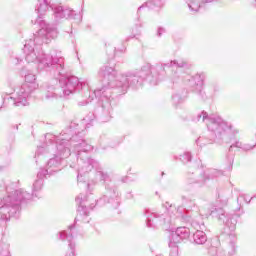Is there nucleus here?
Instances as JSON below:
<instances>
[{
	"label": "nucleus",
	"instance_id": "1",
	"mask_svg": "<svg viewBox=\"0 0 256 256\" xmlns=\"http://www.w3.org/2000/svg\"><path fill=\"white\" fill-rule=\"evenodd\" d=\"M49 8L52 9L56 21L59 19H77L78 23L81 22V14H76L75 11L69 8H63L59 5L57 0H38L35 11L38 18L35 21V25H39L40 29L37 36L34 39L27 40L24 45V53L26 55L27 63H36L38 69H47V67H53L55 60L50 54H45L39 45L48 43L49 39H55L57 37V30L49 27V24L43 20L47 15Z\"/></svg>",
	"mask_w": 256,
	"mask_h": 256
},
{
	"label": "nucleus",
	"instance_id": "2",
	"mask_svg": "<svg viewBox=\"0 0 256 256\" xmlns=\"http://www.w3.org/2000/svg\"><path fill=\"white\" fill-rule=\"evenodd\" d=\"M39 87L37 84V77L35 74L28 73L25 75V82L17 91V96L15 99L13 97H8L6 101L8 103H14L16 107H25L29 105L27 99H29V95L35 91Z\"/></svg>",
	"mask_w": 256,
	"mask_h": 256
},
{
	"label": "nucleus",
	"instance_id": "3",
	"mask_svg": "<svg viewBox=\"0 0 256 256\" xmlns=\"http://www.w3.org/2000/svg\"><path fill=\"white\" fill-rule=\"evenodd\" d=\"M99 77L103 78V83H106L108 87H129V81H131L133 75L125 76L118 74L115 69L111 67H102L98 73Z\"/></svg>",
	"mask_w": 256,
	"mask_h": 256
},
{
	"label": "nucleus",
	"instance_id": "4",
	"mask_svg": "<svg viewBox=\"0 0 256 256\" xmlns=\"http://www.w3.org/2000/svg\"><path fill=\"white\" fill-rule=\"evenodd\" d=\"M205 121L208 127V131L215 133L216 137H221V135H225L227 131H230L231 126L227 124V122L223 121V119L217 115L209 116L207 112L202 111L197 116V121Z\"/></svg>",
	"mask_w": 256,
	"mask_h": 256
},
{
	"label": "nucleus",
	"instance_id": "5",
	"mask_svg": "<svg viewBox=\"0 0 256 256\" xmlns=\"http://www.w3.org/2000/svg\"><path fill=\"white\" fill-rule=\"evenodd\" d=\"M57 151V156L48 161L46 170H41L40 172H38V177H45L46 175H48V173L51 174L59 171L61 159H65L69 157V155H71V150L65 147V145L63 144L57 146Z\"/></svg>",
	"mask_w": 256,
	"mask_h": 256
},
{
	"label": "nucleus",
	"instance_id": "6",
	"mask_svg": "<svg viewBox=\"0 0 256 256\" xmlns=\"http://www.w3.org/2000/svg\"><path fill=\"white\" fill-rule=\"evenodd\" d=\"M191 235V230L187 227H178L176 231L170 234L169 247L171 249L170 256H179V243L183 239H189Z\"/></svg>",
	"mask_w": 256,
	"mask_h": 256
},
{
	"label": "nucleus",
	"instance_id": "7",
	"mask_svg": "<svg viewBox=\"0 0 256 256\" xmlns=\"http://www.w3.org/2000/svg\"><path fill=\"white\" fill-rule=\"evenodd\" d=\"M6 191L9 193V195L3 199L4 205L1 207H13V205H19L20 201H23V199H31V195L23 192L22 189L11 191V189L7 187Z\"/></svg>",
	"mask_w": 256,
	"mask_h": 256
},
{
	"label": "nucleus",
	"instance_id": "8",
	"mask_svg": "<svg viewBox=\"0 0 256 256\" xmlns=\"http://www.w3.org/2000/svg\"><path fill=\"white\" fill-rule=\"evenodd\" d=\"M60 85H62V91L64 95H71L75 89H83V82L79 81V78L72 76L70 78L60 79Z\"/></svg>",
	"mask_w": 256,
	"mask_h": 256
},
{
	"label": "nucleus",
	"instance_id": "9",
	"mask_svg": "<svg viewBox=\"0 0 256 256\" xmlns=\"http://www.w3.org/2000/svg\"><path fill=\"white\" fill-rule=\"evenodd\" d=\"M170 219L167 214L152 213L147 218V227H157V225H165Z\"/></svg>",
	"mask_w": 256,
	"mask_h": 256
},
{
	"label": "nucleus",
	"instance_id": "10",
	"mask_svg": "<svg viewBox=\"0 0 256 256\" xmlns=\"http://www.w3.org/2000/svg\"><path fill=\"white\" fill-rule=\"evenodd\" d=\"M97 167H99V164L93 159H88L83 162L81 168L78 170V180L81 179L85 173H89V171Z\"/></svg>",
	"mask_w": 256,
	"mask_h": 256
},
{
	"label": "nucleus",
	"instance_id": "11",
	"mask_svg": "<svg viewBox=\"0 0 256 256\" xmlns=\"http://www.w3.org/2000/svg\"><path fill=\"white\" fill-rule=\"evenodd\" d=\"M73 226H69L67 231H62L59 233V239L61 241H68L70 249L73 251L75 249V244H73V233H71Z\"/></svg>",
	"mask_w": 256,
	"mask_h": 256
},
{
	"label": "nucleus",
	"instance_id": "12",
	"mask_svg": "<svg viewBox=\"0 0 256 256\" xmlns=\"http://www.w3.org/2000/svg\"><path fill=\"white\" fill-rule=\"evenodd\" d=\"M193 239L196 245H203L207 242V235H205V232L197 230L193 235Z\"/></svg>",
	"mask_w": 256,
	"mask_h": 256
},
{
	"label": "nucleus",
	"instance_id": "13",
	"mask_svg": "<svg viewBox=\"0 0 256 256\" xmlns=\"http://www.w3.org/2000/svg\"><path fill=\"white\" fill-rule=\"evenodd\" d=\"M151 73H153V71H151V66L147 64L137 73V76L145 79V77H149Z\"/></svg>",
	"mask_w": 256,
	"mask_h": 256
},
{
	"label": "nucleus",
	"instance_id": "14",
	"mask_svg": "<svg viewBox=\"0 0 256 256\" xmlns=\"http://www.w3.org/2000/svg\"><path fill=\"white\" fill-rule=\"evenodd\" d=\"M43 177L45 176H42V177H38V180H36L33 184V190H32V193L33 195H35V193H37V191H41V189H43Z\"/></svg>",
	"mask_w": 256,
	"mask_h": 256
},
{
	"label": "nucleus",
	"instance_id": "15",
	"mask_svg": "<svg viewBox=\"0 0 256 256\" xmlns=\"http://www.w3.org/2000/svg\"><path fill=\"white\" fill-rule=\"evenodd\" d=\"M209 215H212V217L223 219V217H225V210H223L222 208H213Z\"/></svg>",
	"mask_w": 256,
	"mask_h": 256
},
{
	"label": "nucleus",
	"instance_id": "16",
	"mask_svg": "<svg viewBox=\"0 0 256 256\" xmlns=\"http://www.w3.org/2000/svg\"><path fill=\"white\" fill-rule=\"evenodd\" d=\"M190 11H199L201 9V4L197 3V0H186Z\"/></svg>",
	"mask_w": 256,
	"mask_h": 256
},
{
	"label": "nucleus",
	"instance_id": "17",
	"mask_svg": "<svg viewBox=\"0 0 256 256\" xmlns=\"http://www.w3.org/2000/svg\"><path fill=\"white\" fill-rule=\"evenodd\" d=\"M192 81L197 85L198 87H201L203 85V81H205V75L203 74H197Z\"/></svg>",
	"mask_w": 256,
	"mask_h": 256
},
{
	"label": "nucleus",
	"instance_id": "18",
	"mask_svg": "<svg viewBox=\"0 0 256 256\" xmlns=\"http://www.w3.org/2000/svg\"><path fill=\"white\" fill-rule=\"evenodd\" d=\"M233 147H237L238 149H243L244 151H249L253 149L254 146L243 145L241 142H236L235 144L230 146V151Z\"/></svg>",
	"mask_w": 256,
	"mask_h": 256
},
{
	"label": "nucleus",
	"instance_id": "19",
	"mask_svg": "<svg viewBox=\"0 0 256 256\" xmlns=\"http://www.w3.org/2000/svg\"><path fill=\"white\" fill-rule=\"evenodd\" d=\"M187 65L184 61H171L170 64H164V67H185Z\"/></svg>",
	"mask_w": 256,
	"mask_h": 256
},
{
	"label": "nucleus",
	"instance_id": "20",
	"mask_svg": "<svg viewBox=\"0 0 256 256\" xmlns=\"http://www.w3.org/2000/svg\"><path fill=\"white\" fill-rule=\"evenodd\" d=\"M181 161H183V163H189V161H191V153H184V155L181 156Z\"/></svg>",
	"mask_w": 256,
	"mask_h": 256
},
{
	"label": "nucleus",
	"instance_id": "21",
	"mask_svg": "<svg viewBox=\"0 0 256 256\" xmlns=\"http://www.w3.org/2000/svg\"><path fill=\"white\" fill-rule=\"evenodd\" d=\"M80 147L82 148V151L87 152V151H91V149H93V147H91V145L86 144L85 141H82V143L79 144Z\"/></svg>",
	"mask_w": 256,
	"mask_h": 256
},
{
	"label": "nucleus",
	"instance_id": "22",
	"mask_svg": "<svg viewBox=\"0 0 256 256\" xmlns=\"http://www.w3.org/2000/svg\"><path fill=\"white\" fill-rule=\"evenodd\" d=\"M96 177L100 179V181H107V174L103 173V171H98Z\"/></svg>",
	"mask_w": 256,
	"mask_h": 256
},
{
	"label": "nucleus",
	"instance_id": "23",
	"mask_svg": "<svg viewBox=\"0 0 256 256\" xmlns=\"http://www.w3.org/2000/svg\"><path fill=\"white\" fill-rule=\"evenodd\" d=\"M76 201L81 205L85 201V198H83V195H79L76 197Z\"/></svg>",
	"mask_w": 256,
	"mask_h": 256
},
{
	"label": "nucleus",
	"instance_id": "24",
	"mask_svg": "<svg viewBox=\"0 0 256 256\" xmlns=\"http://www.w3.org/2000/svg\"><path fill=\"white\" fill-rule=\"evenodd\" d=\"M0 256H10L9 255V250L6 249L4 252H0Z\"/></svg>",
	"mask_w": 256,
	"mask_h": 256
},
{
	"label": "nucleus",
	"instance_id": "25",
	"mask_svg": "<svg viewBox=\"0 0 256 256\" xmlns=\"http://www.w3.org/2000/svg\"><path fill=\"white\" fill-rule=\"evenodd\" d=\"M165 33V29L164 28H158V36L161 37V34Z\"/></svg>",
	"mask_w": 256,
	"mask_h": 256
},
{
	"label": "nucleus",
	"instance_id": "26",
	"mask_svg": "<svg viewBox=\"0 0 256 256\" xmlns=\"http://www.w3.org/2000/svg\"><path fill=\"white\" fill-rule=\"evenodd\" d=\"M153 1H149L146 3V7H153Z\"/></svg>",
	"mask_w": 256,
	"mask_h": 256
},
{
	"label": "nucleus",
	"instance_id": "27",
	"mask_svg": "<svg viewBox=\"0 0 256 256\" xmlns=\"http://www.w3.org/2000/svg\"><path fill=\"white\" fill-rule=\"evenodd\" d=\"M58 63H59V65H60V67H63V58H60V59H58Z\"/></svg>",
	"mask_w": 256,
	"mask_h": 256
},
{
	"label": "nucleus",
	"instance_id": "28",
	"mask_svg": "<svg viewBox=\"0 0 256 256\" xmlns=\"http://www.w3.org/2000/svg\"><path fill=\"white\" fill-rule=\"evenodd\" d=\"M173 101L174 103H177V101H179V96H173Z\"/></svg>",
	"mask_w": 256,
	"mask_h": 256
},
{
	"label": "nucleus",
	"instance_id": "29",
	"mask_svg": "<svg viewBox=\"0 0 256 256\" xmlns=\"http://www.w3.org/2000/svg\"><path fill=\"white\" fill-rule=\"evenodd\" d=\"M218 175H219V172L214 171V175H213V176H211V178L217 177Z\"/></svg>",
	"mask_w": 256,
	"mask_h": 256
},
{
	"label": "nucleus",
	"instance_id": "30",
	"mask_svg": "<svg viewBox=\"0 0 256 256\" xmlns=\"http://www.w3.org/2000/svg\"><path fill=\"white\" fill-rule=\"evenodd\" d=\"M101 91H103V90H95L94 93H95V95H99V93H101Z\"/></svg>",
	"mask_w": 256,
	"mask_h": 256
},
{
	"label": "nucleus",
	"instance_id": "31",
	"mask_svg": "<svg viewBox=\"0 0 256 256\" xmlns=\"http://www.w3.org/2000/svg\"><path fill=\"white\" fill-rule=\"evenodd\" d=\"M46 99H51V96H49V95H46Z\"/></svg>",
	"mask_w": 256,
	"mask_h": 256
},
{
	"label": "nucleus",
	"instance_id": "32",
	"mask_svg": "<svg viewBox=\"0 0 256 256\" xmlns=\"http://www.w3.org/2000/svg\"><path fill=\"white\" fill-rule=\"evenodd\" d=\"M141 9H143V6H142V7H140V8L138 9V11H141Z\"/></svg>",
	"mask_w": 256,
	"mask_h": 256
},
{
	"label": "nucleus",
	"instance_id": "33",
	"mask_svg": "<svg viewBox=\"0 0 256 256\" xmlns=\"http://www.w3.org/2000/svg\"><path fill=\"white\" fill-rule=\"evenodd\" d=\"M250 202H251V200H248V201L246 200V203H250Z\"/></svg>",
	"mask_w": 256,
	"mask_h": 256
},
{
	"label": "nucleus",
	"instance_id": "34",
	"mask_svg": "<svg viewBox=\"0 0 256 256\" xmlns=\"http://www.w3.org/2000/svg\"><path fill=\"white\" fill-rule=\"evenodd\" d=\"M176 217H181V214L176 215Z\"/></svg>",
	"mask_w": 256,
	"mask_h": 256
},
{
	"label": "nucleus",
	"instance_id": "35",
	"mask_svg": "<svg viewBox=\"0 0 256 256\" xmlns=\"http://www.w3.org/2000/svg\"><path fill=\"white\" fill-rule=\"evenodd\" d=\"M153 85H157V82H153Z\"/></svg>",
	"mask_w": 256,
	"mask_h": 256
},
{
	"label": "nucleus",
	"instance_id": "36",
	"mask_svg": "<svg viewBox=\"0 0 256 256\" xmlns=\"http://www.w3.org/2000/svg\"><path fill=\"white\" fill-rule=\"evenodd\" d=\"M196 143L199 145V139L196 141Z\"/></svg>",
	"mask_w": 256,
	"mask_h": 256
}]
</instances>
